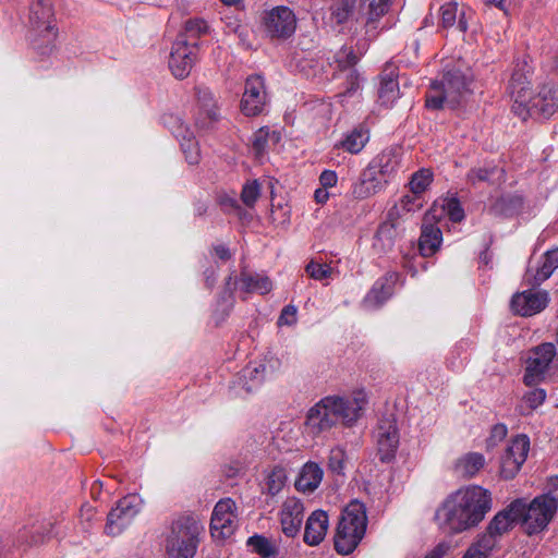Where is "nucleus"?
I'll return each instance as SVG.
<instances>
[{
  "instance_id": "nucleus-48",
  "label": "nucleus",
  "mask_w": 558,
  "mask_h": 558,
  "mask_svg": "<svg viewBox=\"0 0 558 558\" xmlns=\"http://www.w3.org/2000/svg\"><path fill=\"white\" fill-rule=\"evenodd\" d=\"M345 452L340 447H335L330 450L328 457V469L336 474H341L344 469Z\"/></svg>"
},
{
  "instance_id": "nucleus-44",
  "label": "nucleus",
  "mask_w": 558,
  "mask_h": 558,
  "mask_svg": "<svg viewBox=\"0 0 558 558\" xmlns=\"http://www.w3.org/2000/svg\"><path fill=\"white\" fill-rule=\"evenodd\" d=\"M207 24L199 19L189 20L184 26V33L179 36H186L190 41H196L197 38L207 32Z\"/></svg>"
},
{
  "instance_id": "nucleus-63",
  "label": "nucleus",
  "mask_w": 558,
  "mask_h": 558,
  "mask_svg": "<svg viewBox=\"0 0 558 558\" xmlns=\"http://www.w3.org/2000/svg\"><path fill=\"white\" fill-rule=\"evenodd\" d=\"M489 2L495 4L500 10H506L509 0H489Z\"/></svg>"
},
{
  "instance_id": "nucleus-14",
  "label": "nucleus",
  "mask_w": 558,
  "mask_h": 558,
  "mask_svg": "<svg viewBox=\"0 0 558 558\" xmlns=\"http://www.w3.org/2000/svg\"><path fill=\"white\" fill-rule=\"evenodd\" d=\"M556 355V347L551 342H544L530 351L526 361L524 384L533 386L544 379Z\"/></svg>"
},
{
  "instance_id": "nucleus-61",
  "label": "nucleus",
  "mask_w": 558,
  "mask_h": 558,
  "mask_svg": "<svg viewBox=\"0 0 558 558\" xmlns=\"http://www.w3.org/2000/svg\"><path fill=\"white\" fill-rule=\"evenodd\" d=\"M235 286H236V283H235V281L233 282L232 276H229V278L226 282V292L229 293V298H232V294L235 290Z\"/></svg>"
},
{
  "instance_id": "nucleus-62",
  "label": "nucleus",
  "mask_w": 558,
  "mask_h": 558,
  "mask_svg": "<svg viewBox=\"0 0 558 558\" xmlns=\"http://www.w3.org/2000/svg\"><path fill=\"white\" fill-rule=\"evenodd\" d=\"M463 11L460 12V19H459V22H458V28L460 32L464 33L466 29H468V24L466 22L463 20Z\"/></svg>"
},
{
  "instance_id": "nucleus-5",
  "label": "nucleus",
  "mask_w": 558,
  "mask_h": 558,
  "mask_svg": "<svg viewBox=\"0 0 558 558\" xmlns=\"http://www.w3.org/2000/svg\"><path fill=\"white\" fill-rule=\"evenodd\" d=\"M367 525L365 506L351 501L343 510L335 535V549L341 555L351 554L363 538Z\"/></svg>"
},
{
  "instance_id": "nucleus-64",
  "label": "nucleus",
  "mask_w": 558,
  "mask_h": 558,
  "mask_svg": "<svg viewBox=\"0 0 558 558\" xmlns=\"http://www.w3.org/2000/svg\"><path fill=\"white\" fill-rule=\"evenodd\" d=\"M81 511H82V515H84V513H86L87 519H90V517L93 515L94 509L90 506H88L87 508H83Z\"/></svg>"
},
{
  "instance_id": "nucleus-56",
  "label": "nucleus",
  "mask_w": 558,
  "mask_h": 558,
  "mask_svg": "<svg viewBox=\"0 0 558 558\" xmlns=\"http://www.w3.org/2000/svg\"><path fill=\"white\" fill-rule=\"evenodd\" d=\"M338 175L332 170H325L319 175V182L324 189L332 187L337 184Z\"/></svg>"
},
{
  "instance_id": "nucleus-19",
  "label": "nucleus",
  "mask_w": 558,
  "mask_h": 558,
  "mask_svg": "<svg viewBox=\"0 0 558 558\" xmlns=\"http://www.w3.org/2000/svg\"><path fill=\"white\" fill-rule=\"evenodd\" d=\"M267 104V94L264 80L258 76H250L245 82V88L241 100V110L247 117H254L264 110Z\"/></svg>"
},
{
  "instance_id": "nucleus-25",
  "label": "nucleus",
  "mask_w": 558,
  "mask_h": 558,
  "mask_svg": "<svg viewBox=\"0 0 558 558\" xmlns=\"http://www.w3.org/2000/svg\"><path fill=\"white\" fill-rule=\"evenodd\" d=\"M369 141V129L360 123L342 134V137L335 143L333 148L343 150L351 155L360 154Z\"/></svg>"
},
{
  "instance_id": "nucleus-52",
  "label": "nucleus",
  "mask_w": 558,
  "mask_h": 558,
  "mask_svg": "<svg viewBox=\"0 0 558 558\" xmlns=\"http://www.w3.org/2000/svg\"><path fill=\"white\" fill-rule=\"evenodd\" d=\"M444 210L453 222H460L464 219V210L457 198H449L444 204Z\"/></svg>"
},
{
  "instance_id": "nucleus-13",
  "label": "nucleus",
  "mask_w": 558,
  "mask_h": 558,
  "mask_svg": "<svg viewBox=\"0 0 558 558\" xmlns=\"http://www.w3.org/2000/svg\"><path fill=\"white\" fill-rule=\"evenodd\" d=\"M198 44L186 36H178L172 45L169 68L177 78H185L196 62Z\"/></svg>"
},
{
  "instance_id": "nucleus-37",
  "label": "nucleus",
  "mask_w": 558,
  "mask_h": 558,
  "mask_svg": "<svg viewBox=\"0 0 558 558\" xmlns=\"http://www.w3.org/2000/svg\"><path fill=\"white\" fill-rule=\"evenodd\" d=\"M522 206V198L514 195H505L497 198L489 207V214L494 216H511Z\"/></svg>"
},
{
  "instance_id": "nucleus-11",
  "label": "nucleus",
  "mask_w": 558,
  "mask_h": 558,
  "mask_svg": "<svg viewBox=\"0 0 558 558\" xmlns=\"http://www.w3.org/2000/svg\"><path fill=\"white\" fill-rule=\"evenodd\" d=\"M263 28L270 39H288L296 29L295 14L288 7L272 8L264 13Z\"/></svg>"
},
{
  "instance_id": "nucleus-32",
  "label": "nucleus",
  "mask_w": 558,
  "mask_h": 558,
  "mask_svg": "<svg viewBox=\"0 0 558 558\" xmlns=\"http://www.w3.org/2000/svg\"><path fill=\"white\" fill-rule=\"evenodd\" d=\"M392 286L387 278L378 279L364 298V306L366 308H377L381 306L391 295Z\"/></svg>"
},
{
  "instance_id": "nucleus-40",
  "label": "nucleus",
  "mask_w": 558,
  "mask_h": 558,
  "mask_svg": "<svg viewBox=\"0 0 558 558\" xmlns=\"http://www.w3.org/2000/svg\"><path fill=\"white\" fill-rule=\"evenodd\" d=\"M247 545L253 549V551L264 558L275 556L278 551L276 545L262 535L251 536L247 539Z\"/></svg>"
},
{
  "instance_id": "nucleus-23",
  "label": "nucleus",
  "mask_w": 558,
  "mask_h": 558,
  "mask_svg": "<svg viewBox=\"0 0 558 558\" xmlns=\"http://www.w3.org/2000/svg\"><path fill=\"white\" fill-rule=\"evenodd\" d=\"M198 110L195 123L201 129H208L220 118L219 107L214 94L207 88H197Z\"/></svg>"
},
{
  "instance_id": "nucleus-2",
  "label": "nucleus",
  "mask_w": 558,
  "mask_h": 558,
  "mask_svg": "<svg viewBox=\"0 0 558 558\" xmlns=\"http://www.w3.org/2000/svg\"><path fill=\"white\" fill-rule=\"evenodd\" d=\"M527 64L517 63L511 74L509 89L513 99L512 111L522 120L538 116L548 118L558 109V86L546 84L537 94L530 88Z\"/></svg>"
},
{
  "instance_id": "nucleus-18",
  "label": "nucleus",
  "mask_w": 558,
  "mask_h": 558,
  "mask_svg": "<svg viewBox=\"0 0 558 558\" xmlns=\"http://www.w3.org/2000/svg\"><path fill=\"white\" fill-rule=\"evenodd\" d=\"M400 234L399 208L398 206H393L388 211L387 219L379 225L374 235L373 248L378 253L390 252Z\"/></svg>"
},
{
  "instance_id": "nucleus-49",
  "label": "nucleus",
  "mask_w": 558,
  "mask_h": 558,
  "mask_svg": "<svg viewBox=\"0 0 558 558\" xmlns=\"http://www.w3.org/2000/svg\"><path fill=\"white\" fill-rule=\"evenodd\" d=\"M269 135H270L269 130L266 128H262L254 133L253 140H252V148L257 158L262 157L264 155V153L266 151Z\"/></svg>"
},
{
  "instance_id": "nucleus-34",
  "label": "nucleus",
  "mask_w": 558,
  "mask_h": 558,
  "mask_svg": "<svg viewBox=\"0 0 558 558\" xmlns=\"http://www.w3.org/2000/svg\"><path fill=\"white\" fill-rule=\"evenodd\" d=\"M242 290L252 293L266 294L272 289L271 281L268 277L259 274L242 272L240 278Z\"/></svg>"
},
{
  "instance_id": "nucleus-59",
  "label": "nucleus",
  "mask_w": 558,
  "mask_h": 558,
  "mask_svg": "<svg viewBox=\"0 0 558 558\" xmlns=\"http://www.w3.org/2000/svg\"><path fill=\"white\" fill-rule=\"evenodd\" d=\"M448 547L445 544L436 546L425 558H442L447 553Z\"/></svg>"
},
{
  "instance_id": "nucleus-60",
  "label": "nucleus",
  "mask_w": 558,
  "mask_h": 558,
  "mask_svg": "<svg viewBox=\"0 0 558 558\" xmlns=\"http://www.w3.org/2000/svg\"><path fill=\"white\" fill-rule=\"evenodd\" d=\"M329 197V194L327 192V189H318L315 191V199L319 204H324Z\"/></svg>"
},
{
  "instance_id": "nucleus-10",
  "label": "nucleus",
  "mask_w": 558,
  "mask_h": 558,
  "mask_svg": "<svg viewBox=\"0 0 558 558\" xmlns=\"http://www.w3.org/2000/svg\"><path fill=\"white\" fill-rule=\"evenodd\" d=\"M281 361L276 356H265L259 362L250 363L240 373L234 383L244 392L250 393L258 388L263 381L279 372Z\"/></svg>"
},
{
  "instance_id": "nucleus-21",
  "label": "nucleus",
  "mask_w": 558,
  "mask_h": 558,
  "mask_svg": "<svg viewBox=\"0 0 558 558\" xmlns=\"http://www.w3.org/2000/svg\"><path fill=\"white\" fill-rule=\"evenodd\" d=\"M304 510L303 502L295 497H288L282 502L279 519L282 533L287 537H295L300 533Z\"/></svg>"
},
{
  "instance_id": "nucleus-22",
  "label": "nucleus",
  "mask_w": 558,
  "mask_h": 558,
  "mask_svg": "<svg viewBox=\"0 0 558 558\" xmlns=\"http://www.w3.org/2000/svg\"><path fill=\"white\" fill-rule=\"evenodd\" d=\"M548 304L545 291L527 290L515 293L511 299V310L520 316H533L542 312Z\"/></svg>"
},
{
  "instance_id": "nucleus-17",
  "label": "nucleus",
  "mask_w": 558,
  "mask_h": 558,
  "mask_svg": "<svg viewBox=\"0 0 558 558\" xmlns=\"http://www.w3.org/2000/svg\"><path fill=\"white\" fill-rule=\"evenodd\" d=\"M520 501H512L508 507L498 511L489 521L485 532L477 537L481 539L487 538V544L494 548L497 538L509 532L515 523L520 522L517 513L520 511Z\"/></svg>"
},
{
  "instance_id": "nucleus-9",
  "label": "nucleus",
  "mask_w": 558,
  "mask_h": 558,
  "mask_svg": "<svg viewBox=\"0 0 558 558\" xmlns=\"http://www.w3.org/2000/svg\"><path fill=\"white\" fill-rule=\"evenodd\" d=\"M142 506L143 500L137 495L121 498L107 515L105 534L112 537L121 535L132 524Z\"/></svg>"
},
{
  "instance_id": "nucleus-3",
  "label": "nucleus",
  "mask_w": 558,
  "mask_h": 558,
  "mask_svg": "<svg viewBox=\"0 0 558 558\" xmlns=\"http://www.w3.org/2000/svg\"><path fill=\"white\" fill-rule=\"evenodd\" d=\"M202 531L203 525L195 515L184 513L175 518L166 538V551L169 557L193 558Z\"/></svg>"
},
{
  "instance_id": "nucleus-12",
  "label": "nucleus",
  "mask_w": 558,
  "mask_h": 558,
  "mask_svg": "<svg viewBox=\"0 0 558 558\" xmlns=\"http://www.w3.org/2000/svg\"><path fill=\"white\" fill-rule=\"evenodd\" d=\"M374 438L381 462L391 461L399 447V429L393 413L383 415L374 430Z\"/></svg>"
},
{
  "instance_id": "nucleus-16",
  "label": "nucleus",
  "mask_w": 558,
  "mask_h": 558,
  "mask_svg": "<svg viewBox=\"0 0 558 558\" xmlns=\"http://www.w3.org/2000/svg\"><path fill=\"white\" fill-rule=\"evenodd\" d=\"M238 526L235 502L230 498L220 499L211 514L210 532L214 537L227 538L231 536Z\"/></svg>"
},
{
  "instance_id": "nucleus-35",
  "label": "nucleus",
  "mask_w": 558,
  "mask_h": 558,
  "mask_svg": "<svg viewBox=\"0 0 558 558\" xmlns=\"http://www.w3.org/2000/svg\"><path fill=\"white\" fill-rule=\"evenodd\" d=\"M546 391L542 388H535L524 393L521 403L517 407V412L522 416H529L538 409L546 400Z\"/></svg>"
},
{
  "instance_id": "nucleus-30",
  "label": "nucleus",
  "mask_w": 558,
  "mask_h": 558,
  "mask_svg": "<svg viewBox=\"0 0 558 558\" xmlns=\"http://www.w3.org/2000/svg\"><path fill=\"white\" fill-rule=\"evenodd\" d=\"M324 472L315 462L303 465L295 481V488L304 494L313 493L322 483Z\"/></svg>"
},
{
  "instance_id": "nucleus-1",
  "label": "nucleus",
  "mask_w": 558,
  "mask_h": 558,
  "mask_svg": "<svg viewBox=\"0 0 558 558\" xmlns=\"http://www.w3.org/2000/svg\"><path fill=\"white\" fill-rule=\"evenodd\" d=\"M493 508L492 493L468 485L449 495L436 511L438 525L452 534L476 527Z\"/></svg>"
},
{
  "instance_id": "nucleus-58",
  "label": "nucleus",
  "mask_w": 558,
  "mask_h": 558,
  "mask_svg": "<svg viewBox=\"0 0 558 558\" xmlns=\"http://www.w3.org/2000/svg\"><path fill=\"white\" fill-rule=\"evenodd\" d=\"M213 248H214L216 256L222 260H228L232 256L229 248L223 244H217Z\"/></svg>"
},
{
  "instance_id": "nucleus-47",
  "label": "nucleus",
  "mask_w": 558,
  "mask_h": 558,
  "mask_svg": "<svg viewBox=\"0 0 558 558\" xmlns=\"http://www.w3.org/2000/svg\"><path fill=\"white\" fill-rule=\"evenodd\" d=\"M306 274L314 280H324L330 278L332 269L327 264H320L311 260L305 267Z\"/></svg>"
},
{
  "instance_id": "nucleus-43",
  "label": "nucleus",
  "mask_w": 558,
  "mask_h": 558,
  "mask_svg": "<svg viewBox=\"0 0 558 558\" xmlns=\"http://www.w3.org/2000/svg\"><path fill=\"white\" fill-rule=\"evenodd\" d=\"M486 539L487 538L481 539L480 537H476V539L465 550L462 558H488L494 548L487 544Z\"/></svg>"
},
{
  "instance_id": "nucleus-42",
  "label": "nucleus",
  "mask_w": 558,
  "mask_h": 558,
  "mask_svg": "<svg viewBox=\"0 0 558 558\" xmlns=\"http://www.w3.org/2000/svg\"><path fill=\"white\" fill-rule=\"evenodd\" d=\"M391 0H363L367 11V23L377 21L388 11Z\"/></svg>"
},
{
  "instance_id": "nucleus-38",
  "label": "nucleus",
  "mask_w": 558,
  "mask_h": 558,
  "mask_svg": "<svg viewBox=\"0 0 558 558\" xmlns=\"http://www.w3.org/2000/svg\"><path fill=\"white\" fill-rule=\"evenodd\" d=\"M433 172L430 169L422 168L414 172L409 182L410 191L412 194L421 195L433 182Z\"/></svg>"
},
{
  "instance_id": "nucleus-7",
  "label": "nucleus",
  "mask_w": 558,
  "mask_h": 558,
  "mask_svg": "<svg viewBox=\"0 0 558 558\" xmlns=\"http://www.w3.org/2000/svg\"><path fill=\"white\" fill-rule=\"evenodd\" d=\"M29 24L36 48L50 46L57 38L54 13L50 0H34L29 7Z\"/></svg>"
},
{
  "instance_id": "nucleus-31",
  "label": "nucleus",
  "mask_w": 558,
  "mask_h": 558,
  "mask_svg": "<svg viewBox=\"0 0 558 558\" xmlns=\"http://www.w3.org/2000/svg\"><path fill=\"white\" fill-rule=\"evenodd\" d=\"M401 153L398 147H389L383 150L376 158L369 163L371 168H374L376 173H380L384 177H390L400 167Z\"/></svg>"
},
{
  "instance_id": "nucleus-54",
  "label": "nucleus",
  "mask_w": 558,
  "mask_h": 558,
  "mask_svg": "<svg viewBox=\"0 0 558 558\" xmlns=\"http://www.w3.org/2000/svg\"><path fill=\"white\" fill-rule=\"evenodd\" d=\"M418 196L420 195H415V194H412V195H404L401 201H400V209L407 211V213H410L414 209V207L416 208H420L422 206L421 203L416 204V202L418 201Z\"/></svg>"
},
{
  "instance_id": "nucleus-4",
  "label": "nucleus",
  "mask_w": 558,
  "mask_h": 558,
  "mask_svg": "<svg viewBox=\"0 0 558 558\" xmlns=\"http://www.w3.org/2000/svg\"><path fill=\"white\" fill-rule=\"evenodd\" d=\"M468 78L460 70H449L440 81L432 83L425 96V106L429 110L458 107L468 93Z\"/></svg>"
},
{
  "instance_id": "nucleus-20",
  "label": "nucleus",
  "mask_w": 558,
  "mask_h": 558,
  "mask_svg": "<svg viewBox=\"0 0 558 558\" xmlns=\"http://www.w3.org/2000/svg\"><path fill=\"white\" fill-rule=\"evenodd\" d=\"M167 124L172 134L180 142V146L186 161L190 165H197L201 160V150L193 132L182 121L181 118L175 116H170L168 118Z\"/></svg>"
},
{
  "instance_id": "nucleus-41",
  "label": "nucleus",
  "mask_w": 558,
  "mask_h": 558,
  "mask_svg": "<svg viewBox=\"0 0 558 558\" xmlns=\"http://www.w3.org/2000/svg\"><path fill=\"white\" fill-rule=\"evenodd\" d=\"M287 473L282 466H275L267 476V490L270 495H277L284 486Z\"/></svg>"
},
{
  "instance_id": "nucleus-27",
  "label": "nucleus",
  "mask_w": 558,
  "mask_h": 558,
  "mask_svg": "<svg viewBox=\"0 0 558 558\" xmlns=\"http://www.w3.org/2000/svg\"><path fill=\"white\" fill-rule=\"evenodd\" d=\"M558 268V248H553L547 251L542 256L541 265L535 269V271L530 267L526 270L524 276V280L526 283L531 286H538L545 280H547L555 269Z\"/></svg>"
},
{
  "instance_id": "nucleus-26",
  "label": "nucleus",
  "mask_w": 558,
  "mask_h": 558,
  "mask_svg": "<svg viewBox=\"0 0 558 558\" xmlns=\"http://www.w3.org/2000/svg\"><path fill=\"white\" fill-rule=\"evenodd\" d=\"M328 514L324 510L313 511L305 522L303 541L310 546L319 545L328 531Z\"/></svg>"
},
{
  "instance_id": "nucleus-6",
  "label": "nucleus",
  "mask_w": 558,
  "mask_h": 558,
  "mask_svg": "<svg viewBox=\"0 0 558 558\" xmlns=\"http://www.w3.org/2000/svg\"><path fill=\"white\" fill-rule=\"evenodd\" d=\"M520 511L518 517L521 525L529 535L544 531L554 519L558 509V498L551 494H543L530 502L524 498H518Z\"/></svg>"
},
{
  "instance_id": "nucleus-28",
  "label": "nucleus",
  "mask_w": 558,
  "mask_h": 558,
  "mask_svg": "<svg viewBox=\"0 0 558 558\" xmlns=\"http://www.w3.org/2000/svg\"><path fill=\"white\" fill-rule=\"evenodd\" d=\"M442 241V233L439 227L432 222L429 215L424 218L422 232L418 241V248L423 256H432L437 252Z\"/></svg>"
},
{
  "instance_id": "nucleus-46",
  "label": "nucleus",
  "mask_w": 558,
  "mask_h": 558,
  "mask_svg": "<svg viewBox=\"0 0 558 558\" xmlns=\"http://www.w3.org/2000/svg\"><path fill=\"white\" fill-rule=\"evenodd\" d=\"M260 196V185L254 180L244 184L241 192V199L247 207H253Z\"/></svg>"
},
{
  "instance_id": "nucleus-39",
  "label": "nucleus",
  "mask_w": 558,
  "mask_h": 558,
  "mask_svg": "<svg viewBox=\"0 0 558 558\" xmlns=\"http://www.w3.org/2000/svg\"><path fill=\"white\" fill-rule=\"evenodd\" d=\"M356 0H335L330 7L331 17L337 24L345 23L353 14Z\"/></svg>"
},
{
  "instance_id": "nucleus-55",
  "label": "nucleus",
  "mask_w": 558,
  "mask_h": 558,
  "mask_svg": "<svg viewBox=\"0 0 558 558\" xmlns=\"http://www.w3.org/2000/svg\"><path fill=\"white\" fill-rule=\"evenodd\" d=\"M348 86L345 89L347 95H352L355 93L360 87V76L356 70L351 69L347 76Z\"/></svg>"
},
{
  "instance_id": "nucleus-50",
  "label": "nucleus",
  "mask_w": 558,
  "mask_h": 558,
  "mask_svg": "<svg viewBox=\"0 0 558 558\" xmlns=\"http://www.w3.org/2000/svg\"><path fill=\"white\" fill-rule=\"evenodd\" d=\"M499 171L496 167H490V168H486V167H478V168H473L469 171L468 173V181L475 185L480 182H485V181H488L493 175H495V173Z\"/></svg>"
},
{
  "instance_id": "nucleus-36",
  "label": "nucleus",
  "mask_w": 558,
  "mask_h": 558,
  "mask_svg": "<svg viewBox=\"0 0 558 558\" xmlns=\"http://www.w3.org/2000/svg\"><path fill=\"white\" fill-rule=\"evenodd\" d=\"M399 97V83L392 76H383L378 88V101L384 107H391Z\"/></svg>"
},
{
  "instance_id": "nucleus-53",
  "label": "nucleus",
  "mask_w": 558,
  "mask_h": 558,
  "mask_svg": "<svg viewBox=\"0 0 558 558\" xmlns=\"http://www.w3.org/2000/svg\"><path fill=\"white\" fill-rule=\"evenodd\" d=\"M298 320V308L294 305H286L278 318L279 326H292Z\"/></svg>"
},
{
  "instance_id": "nucleus-33",
  "label": "nucleus",
  "mask_w": 558,
  "mask_h": 558,
  "mask_svg": "<svg viewBox=\"0 0 558 558\" xmlns=\"http://www.w3.org/2000/svg\"><path fill=\"white\" fill-rule=\"evenodd\" d=\"M486 460L482 453L469 452L456 462V472L464 477H474L485 465Z\"/></svg>"
},
{
  "instance_id": "nucleus-8",
  "label": "nucleus",
  "mask_w": 558,
  "mask_h": 558,
  "mask_svg": "<svg viewBox=\"0 0 558 558\" xmlns=\"http://www.w3.org/2000/svg\"><path fill=\"white\" fill-rule=\"evenodd\" d=\"M335 422L344 426H352L362 416L367 404V395L363 389L352 392L351 396L332 395L324 397Z\"/></svg>"
},
{
  "instance_id": "nucleus-29",
  "label": "nucleus",
  "mask_w": 558,
  "mask_h": 558,
  "mask_svg": "<svg viewBox=\"0 0 558 558\" xmlns=\"http://www.w3.org/2000/svg\"><path fill=\"white\" fill-rule=\"evenodd\" d=\"M383 187L380 179H378L374 168L369 166L362 171L359 180L352 186V195L355 198L364 199L376 193Z\"/></svg>"
},
{
  "instance_id": "nucleus-24",
  "label": "nucleus",
  "mask_w": 558,
  "mask_h": 558,
  "mask_svg": "<svg viewBox=\"0 0 558 558\" xmlns=\"http://www.w3.org/2000/svg\"><path fill=\"white\" fill-rule=\"evenodd\" d=\"M336 425L337 423L335 422L329 408L325 403L324 398L308 410L305 426L307 432L313 436H319L323 433L330 430Z\"/></svg>"
},
{
  "instance_id": "nucleus-45",
  "label": "nucleus",
  "mask_w": 558,
  "mask_h": 558,
  "mask_svg": "<svg viewBox=\"0 0 558 558\" xmlns=\"http://www.w3.org/2000/svg\"><path fill=\"white\" fill-rule=\"evenodd\" d=\"M335 62L340 71H350L356 64L357 57L351 48L343 47L335 54Z\"/></svg>"
},
{
  "instance_id": "nucleus-51",
  "label": "nucleus",
  "mask_w": 558,
  "mask_h": 558,
  "mask_svg": "<svg viewBox=\"0 0 558 558\" xmlns=\"http://www.w3.org/2000/svg\"><path fill=\"white\" fill-rule=\"evenodd\" d=\"M459 13V5L457 2H447L440 8L441 24L448 28L456 24Z\"/></svg>"
},
{
  "instance_id": "nucleus-57",
  "label": "nucleus",
  "mask_w": 558,
  "mask_h": 558,
  "mask_svg": "<svg viewBox=\"0 0 558 558\" xmlns=\"http://www.w3.org/2000/svg\"><path fill=\"white\" fill-rule=\"evenodd\" d=\"M508 434V428L505 424L502 423H499V424H496L493 428H492V432H490V441H493L494 444L496 442H499L501 440H504L506 438Z\"/></svg>"
},
{
  "instance_id": "nucleus-15",
  "label": "nucleus",
  "mask_w": 558,
  "mask_h": 558,
  "mask_svg": "<svg viewBox=\"0 0 558 558\" xmlns=\"http://www.w3.org/2000/svg\"><path fill=\"white\" fill-rule=\"evenodd\" d=\"M530 451V438L520 434L514 436L500 461V476L505 480H512L521 470Z\"/></svg>"
}]
</instances>
